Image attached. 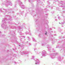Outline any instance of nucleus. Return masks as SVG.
Segmentation results:
<instances>
[{"instance_id":"f257e3e1","label":"nucleus","mask_w":65,"mask_h":65,"mask_svg":"<svg viewBox=\"0 0 65 65\" xmlns=\"http://www.w3.org/2000/svg\"><path fill=\"white\" fill-rule=\"evenodd\" d=\"M45 35H46V34L45 33Z\"/></svg>"},{"instance_id":"f03ea898","label":"nucleus","mask_w":65,"mask_h":65,"mask_svg":"<svg viewBox=\"0 0 65 65\" xmlns=\"http://www.w3.org/2000/svg\"><path fill=\"white\" fill-rule=\"evenodd\" d=\"M46 32V33H47V32Z\"/></svg>"}]
</instances>
